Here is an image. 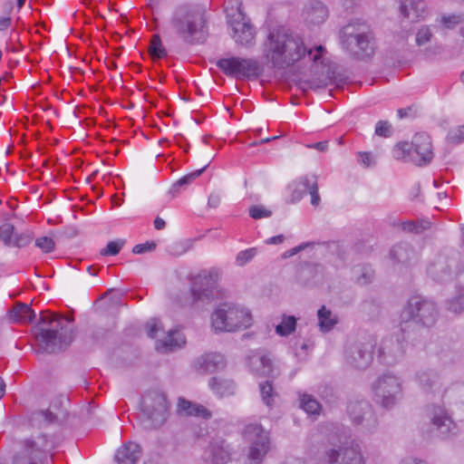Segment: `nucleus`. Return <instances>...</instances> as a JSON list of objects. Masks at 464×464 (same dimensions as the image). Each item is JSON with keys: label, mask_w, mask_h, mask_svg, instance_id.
I'll return each instance as SVG.
<instances>
[{"label": "nucleus", "mask_w": 464, "mask_h": 464, "mask_svg": "<svg viewBox=\"0 0 464 464\" xmlns=\"http://www.w3.org/2000/svg\"><path fill=\"white\" fill-rule=\"evenodd\" d=\"M263 46L266 59L276 69H286L305 57L320 63L326 52L323 45L308 47L302 35L284 27L271 30Z\"/></svg>", "instance_id": "nucleus-1"}, {"label": "nucleus", "mask_w": 464, "mask_h": 464, "mask_svg": "<svg viewBox=\"0 0 464 464\" xmlns=\"http://www.w3.org/2000/svg\"><path fill=\"white\" fill-rule=\"evenodd\" d=\"M35 336L42 349L54 353L71 343L73 331L68 318L44 312L35 326Z\"/></svg>", "instance_id": "nucleus-2"}, {"label": "nucleus", "mask_w": 464, "mask_h": 464, "mask_svg": "<svg viewBox=\"0 0 464 464\" xmlns=\"http://www.w3.org/2000/svg\"><path fill=\"white\" fill-rule=\"evenodd\" d=\"M168 24L187 44H199L204 40L206 20L203 14L192 5L179 4L174 6Z\"/></svg>", "instance_id": "nucleus-3"}, {"label": "nucleus", "mask_w": 464, "mask_h": 464, "mask_svg": "<svg viewBox=\"0 0 464 464\" xmlns=\"http://www.w3.org/2000/svg\"><path fill=\"white\" fill-rule=\"evenodd\" d=\"M253 317L250 310L237 303H221L211 314L215 332H236L250 327Z\"/></svg>", "instance_id": "nucleus-4"}, {"label": "nucleus", "mask_w": 464, "mask_h": 464, "mask_svg": "<svg viewBox=\"0 0 464 464\" xmlns=\"http://www.w3.org/2000/svg\"><path fill=\"white\" fill-rule=\"evenodd\" d=\"M340 38L343 48L356 59L368 58L374 52L373 37L364 22L349 23L343 27Z\"/></svg>", "instance_id": "nucleus-5"}, {"label": "nucleus", "mask_w": 464, "mask_h": 464, "mask_svg": "<svg viewBox=\"0 0 464 464\" xmlns=\"http://www.w3.org/2000/svg\"><path fill=\"white\" fill-rule=\"evenodd\" d=\"M392 154L396 160L411 161L418 166L426 165L433 159L430 137L426 133H416L411 142H398Z\"/></svg>", "instance_id": "nucleus-6"}, {"label": "nucleus", "mask_w": 464, "mask_h": 464, "mask_svg": "<svg viewBox=\"0 0 464 464\" xmlns=\"http://www.w3.org/2000/svg\"><path fill=\"white\" fill-rule=\"evenodd\" d=\"M402 323L413 322L424 327L433 326L439 317L436 303L420 295L409 298L401 313Z\"/></svg>", "instance_id": "nucleus-7"}, {"label": "nucleus", "mask_w": 464, "mask_h": 464, "mask_svg": "<svg viewBox=\"0 0 464 464\" xmlns=\"http://www.w3.org/2000/svg\"><path fill=\"white\" fill-rule=\"evenodd\" d=\"M243 440L247 444L246 458L249 464H262L271 450L269 431L260 423H247L242 432Z\"/></svg>", "instance_id": "nucleus-8"}, {"label": "nucleus", "mask_w": 464, "mask_h": 464, "mask_svg": "<svg viewBox=\"0 0 464 464\" xmlns=\"http://www.w3.org/2000/svg\"><path fill=\"white\" fill-rule=\"evenodd\" d=\"M372 392L377 403L390 409L402 398L401 381L394 374L384 373L372 383Z\"/></svg>", "instance_id": "nucleus-9"}, {"label": "nucleus", "mask_w": 464, "mask_h": 464, "mask_svg": "<svg viewBox=\"0 0 464 464\" xmlns=\"http://www.w3.org/2000/svg\"><path fill=\"white\" fill-rule=\"evenodd\" d=\"M218 68L227 76L236 79L257 78L262 68L256 59L231 56L221 58L217 62Z\"/></svg>", "instance_id": "nucleus-10"}, {"label": "nucleus", "mask_w": 464, "mask_h": 464, "mask_svg": "<svg viewBox=\"0 0 464 464\" xmlns=\"http://www.w3.org/2000/svg\"><path fill=\"white\" fill-rule=\"evenodd\" d=\"M220 270L212 267L202 270L191 278L190 293L194 301L211 300L218 294Z\"/></svg>", "instance_id": "nucleus-11"}, {"label": "nucleus", "mask_w": 464, "mask_h": 464, "mask_svg": "<svg viewBox=\"0 0 464 464\" xmlns=\"http://www.w3.org/2000/svg\"><path fill=\"white\" fill-rule=\"evenodd\" d=\"M142 411L147 418L144 420V427L155 429L164 423L168 412V401L164 394L152 392L146 394L141 401Z\"/></svg>", "instance_id": "nucleus-12"}, {"label": "nucleus", "mask_w": 464, "mask_h": 464, "mask_svg": "<svg viewBox=\"0 0 464 464\" xmlns=\"http://www.w3.org/2000/svg\"><path fill=\"white\" fill-rule=\"evenodd\" d=\"M225 9L235 42L243 46L252 45L255 41L256 31L246 20L242 11L241 3H237L236 10L228 6H226Z\"/></svg>", "instance_id": "nucleus-13"}, {"label": "nucleus", "mask_w": 464, "mask_h": 464, "mask_svg": "<svg viewBox=\"0 0 464 464\" xmlns=\"http://www.w3.org/2000/svg\"><path fill=\"white\" fill-rule=\"evenodd\" d=\"M287 190L289 192L287 198L289 203L295 204L299 202L307 193L310 194L312 206L317 207L321 202L317 179L314 175H306L294 180L288 185Z\"/></svg>", "instance_id": "nucleus-14"}, {"label": "nucleus", "mask_w": 464, "mask_h": 464, "mask_svg": "<svg viewBox=\"0 0 464 464\" xmlns=\"http://www.w3.org/2000/svg\"><path fill=\"white\" fill-rule=\"evenodd\" d=\"M401 334H392L385 337L378 349V360L385 365H393L403 358L405 353L404 336L405 329L401 326Z\"/></svg>", "instance_id": "nucleus-15"}, {"label": "nucleus", "mask_w": 464, "mask_h": 464, "mask_svg": "<svg viewBox=\"0 0 464 464\" xmlns=\"http://www.w3.org/2000/svg\"><path fill=\"white\" fill-rule=\"evenodd\" d=\"M347 412L352 423L360 427L362 432H372L378 425L371 405L365 401H351Z\"/></svg>", "instance_id": "nucleus-16"}, {"label": "nucleus", "mask_w": 464, "mask_h": 464, "mask_svg": "<svg viewBox=\"0 0 464 464\" xmlns=\"http://www.w3.org/2000/svg\"><path fill=\"white\" fill-rule=\"evenodd\" d=\"M329 464H363V456L360 445L355 440L345 441L339 450L326 451Z\"/></svg>", "instance_id": "nucleus-17"}, {"label": "nucleus", "mask_w": 464, "mask_h": 464, "mask_svg": "<svg viewBox=\"0 0 464 464\" xmlns=\"http://www.w3.org/2000/svg\"><path fill=\"white\" fill-rule=\"evenodd\" d=\"M426 412L431 424L443 439L456 434L457 425L443 406H428Z\"/></svg>", "instance_id": "nucleus-18"}, {"label": "nucleus", "mask_w": 464, "mask_h": 464, "mask_svg": "<svg viewBox=\"0 0 464 464\" xmlns=\"http://www.w3.org/2000/svg\"><path fill=\"white\" fill-rule=\"evenodd\" d=\"M372 342L357 344L348 352L346 361L356 369H365L372 361Z\"/></svg>", "instance_id": "nucleus-19"}, {"label": "nucleus", "mask_w": 464, "mask_h": 464, "mask_svg": "<svg viewBox=\"0 0 464 464\" xmlns=\"http://www.w3.org/2000/svg\"><path fill=\"white\" fill-rule=\"evenodd\" d=\"M399 2L401 14L411 23L424 19L427 14V5L424 0H399Z\"/></svg>", "instance_id": "nucleus-20"}, {"label": "nucleus", "mask_w": 464, "mask_h": 464, "mask_svg": "<svg viewBox=\"0 0 464 464\" xmlns=\"http://www.w3.org/2000/svg\"><path fill=\"white\" fill-rule=\"evenodd\" d=\"M211 464H227L231 459V448L224 440L210 443L205 452Z\"/></svg>", "instance_id": "nucleus-21"}, {"label": "nucleus", "mask_w": 464, "mask_h": 464, "mask_svg": "<svg viewBox=\"0 0 464 464\" xmlns=\"http://www.w3.org/2000/svg\"><path fill=\"white\" fill-rule=\"evenodd\" d=\"M226 365L225 357L218 353H208L194 361V367L204 372L222 370Z\"/></svg>", "instance_id": "nucleus-22"}, {"label": "nucleus", "mask_w": 464, "mask_h": 464, "mask_svg": "<svg viewBox=\"0 0 464 464\" xmlns=\"http://www.w3.org/2000/svg\"><path fill=\"white\" fill-rule=\"evenodd\" d=\"M141 455L139 444L127 441L115 453L114 459L117 464H137Z\"/></svg>", "instance_id": "nucleus-23"}, {"label": "nucleus", "mask_w": 464, "mask_h": 464, "mask_svg": "<svg viewBox=\"0 0 464 464\" xmlns=\"http://www.w3.org/2000/svg\"><path fill=\"white\" fill-rule=\"evenodd\" d=\"M303 14L307 23L319 24L328 17V9L322 2L310 0L305 5Z\"/></svg>", "instance_id": "nucleus-24"}, {"label": "nucleus", "mask_w": 464, "mask_h": 464, "mask_svg": "<svg viewBox=\"0 0 464 464\" xmlns=\"http://www.w3.org/2000/svg\"><path fill=\"white\" fill-rule=\"evenodd\" d=\"M186 343V338L181 331L178 328L168 332V335L164 340L158 341L156 349L161 353L172 352L181 348Z\"/></svg>", "instance_id": "nucleus-25"}, {"label": "nucleus", "mask_w": 464, "mask_h": 464, "mask_svg": "<svg viewBox=\"0 0 464 464\" xmlns=\"http://www.w3.org/2000/svg\"><path fill=\"white\" fill-rule=\"evenodd\" d=\"M39 445L40 442L26 441V457L15 458L14 464H37V461H41L49 447L47 442L41 444V448L38 447Z\"/></svg>", "instance_id": "nucleus-26"}, {"label": "nucleus", "mask_w": 464, "mask_h": 464, "mask_svg": "<svg viewBox=\"0 0 464 464\" xmlns=\"http://www.w3.org/2000/svg\"><path fill=\"white\" fill-rule=\"evenodd\" d=\"M208 386L218 398L233 396L237 391V385L232 380L217 376L209 379Z\"/></svg>", "instance_id": "nucleus-27"}, {"label": "nucleus", "mask_w": 464, "mask_h": 464, "mask_svg": "<svg viewBox=\"0 0 464 464\" xmlns=\"http://www.w3.org/2000/svg\"><path fill=\"white\" fill-rule=\"evenodd\" d=\"M178 412L185 416H197L205 420L211 418V412L203 405L192 403L183 398L179 399Z\"/></svg>", "instance_id": "nucleus-28"}, {"label": "nucleus", "mask_w": 464, "mask_h": 464, "mask_svg": "<svg viewBox=\"0 0 464 464\" xmlns=\"http://www.w3.org/2000/svg\"><path fill=\"white\" fill-rule=\"evenodd\" d=\"M248 366L256 375L266 376L272 371V362L267 355L254 353L248 357Z\"/></svg>", "instance_id": "nucleus-29"}, {"label": "nucleus", "mask_w": 464, "mask_h": 464, "mask_svg": "<svg viewBox=\"0 0 464 464\" xmlns=\"http://www.w3.org/2000/svg\"><path fill=\"white\" fill-rule=\"evenodd\" d=\"M415 380L426 392H434L440 386L439 376L432 371H418L415 374Z\"/></svg>", "instance_id": "nucleus-30"}, {"label": "nucleus", "mask_w": 464, "mask_h": 464, "mask_svg": "<svg viewBox=\"0 0 464 464\" xmlns=\"http://www.w3.org/2000/svg\"><path fill=\"white\" fill-rule=\"evenodd\" d=\"M318 326L321 332H330L338 323V317L325 305L317 311Z\"/></svg>", "instance_id": "nucleus-31"}, {"label": "nucleus", "mask_w": 464, "mask_h": 464, "mask_svg": "<svg viewBox=\"0 0 464 464\" xmlns=\"http://www.w3.org/2000/svg\"><path fill=\"white\" fill-rule=\"evenodd\" d=\"M390 256L395 262L407 264L415 256V253L408 244L401 243L391 249Z\"/></svg>", "instance_id": "nucleus-32"}, {"label": "nucleus", "mask_w": 464, "mask_h": 464, "mask_svg": "<svg viewBox=\"0 0 464 464\" xmlns=\"http://www.w3.org/2000/svg\"><path fill=\"white\" fill-rule=\"evenodd\" d=\"M11 319L15 323H31L35 317L34 312L28 304H18L11 311Z\"/></svg>", "instance_id": "nucleus-33"}, {"label": "nucleus", "mask_w": 464, "mask_h": 464, "mask_svg": "<svg viewBox=\"0 0 464 464\" xmlns=\"http://www.w3.org/2000/svg\"><path fill=\"white\" fill-rule=\"evenodd\" d=\"M464 21L462 14H442L436 19V24L442 31L455 29Z\"/></svg>", "instance_id": "nucleus-34"}, {"label": "nucleus", "mask_w": 464, "mask_h": 464, "mask_svg": "<svg viewBox=\"0 0 464 464\" xmlns=\"http://www.w3.org/2000/svg\"><path fill=\"white\" fill-rule=\"evenodd\" d=\"M296 327V318L294 315L284 314L282 321L276 327V333L280 336H288Z\"/></svg>", "instance_id": "nucleus-35"}, {"label": "nucleus", "mask_w": 464, "mask_h": 464, "mask_svg": "<svg viewBox=\"0 0 464 464\" xmlns=\"http://www.w3.org/2000/svg\"><path fill=\"white\" fill-rule=\"evenodd\" d=\"M300 407L309 415H318L320 413V403L309 394L300 396Z\"/></svg>", "instance_id": "nucleus-36"}, {"label": "nucleus", "mask_w": 464, "mask_h": 464, "mask_svg": "<svg viewBox=\"0 0 464 464\" xmlns=\"http://www.w3.org/2000/svg\"><path fill=\"white\" fill-rule=\"evenodd\" d=\"M353 275L360 285H367L373 277V270L371 266H358L353 267Z\"/></svg>", "instance_id": "nucleus-37"}, {"label": "nucleus", "mask_w": 464, "mask_h": 464, "mask_svg": "<svg viewBox=\"0 0 464 464\" xmlns=\"http://www.w3.org/2000/svg\"><path fill=\"white\" fill-rule=\"evenodd\" d=\"M207 167H208V165H205L201 169H199L196 171H193L191 173H188V174L185 175L184 177L180 178L172 185L171 190L173 192H179L180 189L187 188L189 184H191L197 178H198L203 173V171L206 169Z\"/></svg>", "instance_id": "nucleus-38"}, {"label": "nucleus", "mask_w": 464, "mask_h": 464, "mask_svg": "<svg viewBox=\"0 0 464 464\" xmlns=\"http://www.w3.org/2000/svg\"><path fill=\"white\" fill-rule=\"evenodd\" d=\"M149 52L153 59H161L167 55V51L163 46L159 34L152 35L150 43Z\"/></svg>", "instance_id": "nucleus-39"}, {"label": "nucleus", "mask_w": 464, "mask_h": 464, "mask_svg": "<svg viewBox=\"0 0 464 464\" xmlns=\"http://www.w3.org/2000/svg\"><path fill=\"white\" fill-rule=\"evenodd\" d=\"M400 227L402 230L407 232H411L415 234H420L424 230H427L430 227V222L428 220H420V221H403L400 224Z\"/></svg>", "instance_id": "nucleus-40"}, {"label": "nucleus", "mask_w": 464, "mask_h": 464, "mask_svg": "<svg viewBox=\"0 0 464 464\" xmlns=\"http://www.w3.org/2000/svg\"><path fill=\"white\" fill-rule=\"evenodd\" d=\"M14 227L10 223H4L0 226V241L5 246H11L14 239Z\"/></svg>", "instance_id": "nucleus-41"}, {"label": "nucleus", "mask_w": 464, "mask_h": 464, "mask_svg": "<svg viewBox=\"0 0 464 464\" xmlns=\"http://www.w3.org/2000/svg\"><path fill=\"white\" fill-rule=\"evenodd\" d=\"M260 393L264 403L267 407H271L274 402L275 392L273 386L269 382H266L259 384Z\"/></svg>", "instance_id": "nucleus-42"}, {"label": "nucleus", "mask_w": 464, "mask_h": 464, "mask_svg": "<svg viewBox=\"0 0 464 464\" xmlns=\"http://www.w3.org/2000/svg\"><path fill=\"white\" fill-rule=\"evenodd\" d=\"M432 37V31L430 25H421L415 37V42L418 46H422L429 43Z\"/></svg>", "instance_id": "nucleus-43"}, {"label": "nucleus", "mask_w": 464, "mask_h": 464, "mask_svg": "<svg viewBox=\"0 0 464 464\" xmlns=\"http://www.w3.org/2000/svg\"><path fill=\"white\" fill-rule=\"evenodd\" d=\"M447 308L453 313L464 311V289L460 290L457 296L448 301Z\"/></svg>", "instance_id": "nucleus-44"}, {"label": "nucleus", "mask_w": 464, "mask_h": 464, "mask_svg": "<svg viewBox=\"0 0 464 464\" xmlns=\"http://www.w3.org/2000/svg\"><path fill=\"white\" fill-rule=\"evenodd\" d=\"M124 245V240L118 239L110 241L106 247L101 249L100 254L103 256H116L120 253Z\"/></svg>", "instance_id": "nucleus-45"}, {"label": "nucleus", "mask_w": 464, "mask_h": 464, "mask_svg": "<svg viewBox=\"0 0 464 464\" xmlns=\"http://www.w3.org/2000/svg\"><path fill=\"white\" fill-rule=\"evenodd\" d=\"M256 254V249L255 247L242 250L238 252L236 256V264L239 266H245L246 263L253 259Z\"/></svg>", "instance_id": "nucleus-46"}, {"label": "nucleus", "mask_w": 464, "mask_h": 464, "mask_svg": "<svg viewBox=\"0 0 464 464\" xmlns=\"http://www.w3.org/2000/svg\"><path fill=\"white\" fill-rule=\"evenodd\" d=\"M272 211L261 205H254L249 208V216L254 219L269 218Z\"/></svg>", "instance_id": "nucleus-47"}, {"label": "nucleus", "mask_w": 464, "mask_h": 464, "mask_svg": "<svg viewBox=\"0 0 464 464\" xmlns=\"http://www.w3.org/2000/svg\"><path fill=\"white\" fill-rule=\"evenodd\" d=\"M35 246L44 253H50L55 247L53 239L50 237H40L35 239Z\"/></svg>", "instance_id": "nucleus-48"}, {"label": "nucleus", "mask_w": 464, "mask_h": 464, "mask_svg": "<svg viewBox=\"0 0 464 464\" xmlns=\"http://www.w3.org/2000/svg\"><path fill=\"white\" fill-rule=\"evenodd\" d=\"M32 236L28 233L17 234L14 237L13 244L11 246L24 247L32 242Z\"/></svg>", "instance_id": "nucleus-49"}, {"label": "nucleus", "mask_w": 464, "mask_h": 464, "mask_svg": "<svg viewBox=\"0 0 464 464\" xmlns=\"http://www.w3.org/2000/svg\"><path fill=\"white\" fill-rule=\"evenodd\" d=\"M391 124L386 121H379L376 123L375 134L381 137H389L391 135Z\"/></svg>", "instance_id": "nucleus-50"}, {"label": "nucleus", "mask_w": 464, "mask_h": 464, "mask_svg": "<svg viewBox=\"0 0 464 464\" xmlns=\"http://www.w3.org/2000/svg\"><path fill=\"white\" fill-rule=\"evenodd\" d=\"M148 335L150 338H154L157 333L163 329L161 323L159 319L153 318L147 324Z\"/></svg>", "instance_id": "nucleus-51"}, {"label": "nucleus", "mask_w": 464, "mask_h": 464, "mask_svg": "<svg viewBox=\"0 0 464 464\" xmlns=\"http://www.w3.org/2000/svg\"><path fill=\"white\" fill-rule=\"evenodd\" d=\"M358 162L364 168H369L375 164V160L370 152H359Z\"/></svg>", "instance_id": "nucleus-52"}, {"label": "nucleus", "mask_w": 464, "mask_h": 464, "mask_svg": "<svg viewBox=\"0 0 464 464\" xmlns=\"http://www.w3.org/2000/svg\"><path fill=\"white\" fill-rule=\"evenodd\" d=\"M449 139L453 142H460L464 140V126H459L449 133Z\"/></svg>", "instance_id": "nucleus-53"}, {"label": "nucleus", "mask_w": 464, "mask_h": 464, "mask_svg": "<svg viewBox=\"0 0 464 464\" xmlns=\"http://www.w3.org/2000/svg\"><path fill=\"white\" fill-rule=\"evenodd\" d=\"M155 247H156V244L154 242H146L144 244L136 245L133 247L132 252L134 254H144L146 252L154 250Z\"/></svg>", "instance_id": "nucleus-54"}, {"label": "nucleus", "mask_w": 464, "mask_h": 464, "mask_svg": "<svg viewBox=\"0 0 464 464\" xmlns=\"http://www.w3.org/2000/svg\"><path fill=\"white\" fill-rule=\"evenodd\" d=\"M302 84L310 89H320L327 85V79L325 78L324 80H320L318 82L309 80L302 82Z\"/></svg>", "instance_id": "nucleus-55"}, {"label": "nucleus", "mask_w": 464, "mask_h": 464, "mask_svg": "<svg viewBox=\"0 0 464 464\" xmlns=\"http://www.w3.org/2000/svg\"><path fill=\"white\" fill-rule=\"evenodd\" d=\"M221 197L218 193H211L208 197V205L210 208H218L220 204Z\"/></svg>", "instance_id": "nucleus-56"}, {"label": "nucleus", "mask_w": 464, "mask_h": 464, "mask_svg": "<svg viewBox=\"0 0 464 464\" xmlns=\"http://www.w3.org/2000/svg\"><path fill=\"white\" fill-rule=\"evenodd\" d=\"M12 25V17L10 15L0 16V32L8 30Z\"/></svg>", "instance_id": "nucleus-57"}, {"label": "nucleus", "mask_w": 464, "mask_h": 464, "mask_svg": "<svg viewBox=\"0 0 464 464\" xmlns=\"http://www.w3.org/2000/svg\"><path fill=\"white\" fill-rule=\"evenodd\" d=\"M284 236L283 235H277L271 237L266 240V244L267 245H278L284 242Z\"/></svg>", "instance_id": "nucleus-58"}, {"label": "nucleus", "mask_w": 464, "mask_h": 464, "mask_svg": "<svg viewBox=\"0 0 464 464\" xmlns=\"http://www.w3.org/2000/svg\"><path fill=\"white\" fill-rule=\"evenodd\" d=\"M305 247V245H299L288 251H286L285 254H284V256L285 257H290V256H293L295 255H296L297 253H299L300 251L304 250Z\"/></svg>", "instance_id": "nucleus-59"}, {"label": "nucleus", "mask_w": 464, "mask_h": 464, "mask_svg": "<svg viewBox=\"0 0 464 464\" xmlns=\"http://www.w3.org/2000/svg\"><path fill=\"white\" fill-rule=\"evenodd\" d=\"M401 464H428L427 462L416 458L409 457L401 460Z\"/></svg>", "instance_id": "nucleus-60"}, {"label": "nucleus", "mask_w": 464, "mask_h": 464, "mask_svg": "<svg viewBox=\"0 0 464 464\" xmlns=\"http://www.w3.org/2000/svg\"><path fill=\"white\" fill-rule=\"evenodd\" d=\"M309 147L316 149L317 150H320V151H324L328 148V142L327 141H319V142L310 145Z\"/></svg>", "instance_id": "nucleus-61"}, {"label": "nucleus", "mask_w": 464, "mask_h": 464, "mask_svg": "<svg viewBox=\"0 0 464 464\" xmlns=\"http://www.w3.org/2000/svg\"><path fill=\"white\" fill-rule=\"evenodd\" d=\"M166 226V223L165 221L160 218V217H157L155 219H154V227L158 230H160V229H163Z\"/></svg>", "instance_id": "nucleus-62"}, {"label": "nucleus", "mask_w": 464, "mask_h": 464, "mask_svg": "<svg viewBox=\"0 0 464 464\" xmlns=\"http://www.w3.org/2000/svg\"><path fill=\"white\" fill-rule=\"evenodd\" d=\"M42 413L46 421L52 422L56 419V416H54L49 410L44 411Z\"/></svg>", "instance_id": "nucleus-63"}, {"label": "nucleus", "mask_w": 464, "mask_h": 464, "mask_svg": "<svg viewBox=\"0 0 464 464\" xmlns=\"http://www.w3.org/2000/svg\"><path fill=\"white\" fill-rule=\"evenodd\" d=\"M284 464H304V462L300 459H293L285 461Z\"/></svg>", "instance_id": "nucleus-64"}]
</instances>
